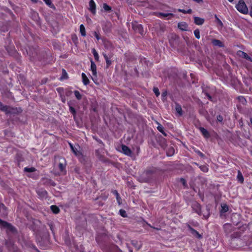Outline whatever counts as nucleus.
<instances>
[{
    "label": "nucleus",
    "instance_id": "26",
    "mask_svg": "<svg viewBox=\"0 0 252 252\" xmlns=\"http://www.w3.org/2000/svg\"><path fill=\"white\" fill-rule=\"evenodd\" d=\"M74 95L75 96V97H76V98L78 100H80L82 98V95L81 94H80L79 92L78 91H75L74 92Z\"/></svg>",
    "mask_w": 252,
    "mask_h": 252
},
{
    "label": "nucleus",
    "instance_id": "53",
    "mask_svg": "<svg viewBox=\"0 0 252 252\" xmlns=\"http://www.w3.org/2000/svg\"><path fill=\"white\" fill-rule=\"evenodd\" d=\"M77 147L78 148H79V149L80 148V147H79L78 145H77Z\"/></svg>",
    "mask_w": 252,
    "mask_h": 252
},
{
    "label": "nucleus",
    "instance_id": "39",
    "mask_svg": "<svg viewBox=\"0 0 252 252\" xmlns=\"http://www.w3.org/2000/svg\"><path fill=\"white\" fill-rule=\"evenodd\" d=\"M94 35L98 40L100 39L99 34L97 32H94Z\"/></svg>",
    "mask_w": 252,
    "mask_h": 252
},
{
    "label": "nucleus",
    "instance_id": "17",
    "mask_svg": "<svg viewBox=\"0 0 252 252\" xmlns=\"http://www.w3.org/2000/svg\"><path fill=\"white\" fill-rule=\"evenodd\" d=\"M82 78L83 83L85 85H87L89 82V80L84 73H82Z\"/></svg>",
    "mask_w": 252,
    "mask_h": 252
},
{
    "label": "nucleus",
    "instance_id": "43",
    "mask_svg": "<svg viewBox=\"0 0 252 252\" xmlns=\"http://www.w3.org/2000/svg\"><path fill=\"white\" fill-rule=\"evenodd\" d=\"M113 193L116 195V198H118V196H119V194L116 190H114L113 191Z\"/></svg>",
    "mask_w": 252,
    "mask_h": 252
},
{
    "label": "nucleus",
    "instance_id": "8",
    "mask_svg": "<svg viewBox=\"0 0 252 252\" xmlns=\"http://www.w3.org/2000/svg\"><path fill=\"white\" fill-rule=\"evenodd\" d=\"M158 16L160 18H167V19H170L173 17L174 15L170 13H163L160 12L158 13Z\"/></svg>",
    "mask_w": 252,
    "mask_h": 252
},
{
    "label": "nucleus",
    "instance_id": "19",
    "mask_svg": "<svg viewBox=\"0 0 252 252\" xmlns=\"http://www.w3.org/2000/svg\"><path fill=\"white\" fill-rule=\"evenodd\" d=\"M189 229H190V233L195 236L196 237H197V238H201V235L194 229H193V228H191L190 227H189Z\"/></svg>",
    "mask_w": 252,
    "mask_h": 252
},
{
    "label": "nucleus",
    "instance_id": "20",
    "mask_svg": "<svg viewBox=\"0 0 252 252\" xmlns=\"http://www.w3.org/2000/svg\"><path fill=\"white\" fill-rule=\"evenodd\" d=\"M158 126L157 127V128L158 130L160 131L161 133H162L164 135L166 136V134L164 131V127H163V126L160 124H159L158 123Z\"/></svg>",
    "mask_w": 252,
    "mask_h": 252
},
{
    "label": "nucleus",
    "instance_id": "32",
    "mask_svg": "<svg viewBox=\"0 0 252 252\" xmlns=\"http://www.w3.org/2000/svg\"><path fill=\"white\" fill-rule=\"evenodd\" d=\"M35 169L34 167H25L24 171L28 172H32L35 171Z\"/></svg>",
    "mask_w": 252,
    "mask_h": 252
},
{
    "label": "nucleus",
    "instance_id": "14",
    "mask_svg": "<svg viewBox=\"0 0 252 252\" xmlns=\"http://www.w3.org/2000/svg\"><path fill=\"white\" fill-rule=\"evenodd\" d=\"M199 130L204 137L207 138L209 137L210 135L209 132L206 129L201 127L199 128Z\"/></svg>",
    "mask_w": 252,
    "mask_h": 252
},
{
    "label": "nucleus",
    "instance_id": "5",
    "mask_svg": "<svg viewBox=\"0 0 252 252\" xmlns=\"http://www.w3.org/2000/svg\"><path fill=\"white\" fill-rule=\"evenodd\" d=\"M37 193L40 199H44L47 197V191L42 189H38L37 190Z\"/></svg>",
    "mask_w": 252,
    "mask_h": 252
},
{
    "label": "nucleus",
    "instance_id": "27",
    "mask_svg": "<svg viewBox=\"0 0 252 252\" xmlns=\"http://www.w3.org/2000/svg\"><path fill=\"white\" fill-rule=\"evenodd\" d=\"M68 104L69 105L70 112L74 116H75L76 114L75 109L70 105V103L68 102Z\"/></svg>",
    "mask_w": 252,
    "mask_h": 252
},
{
    "label": "nucleus",
    "instance_id": "44",
    "mask_svg": "<svg viewBox=\"0 0 252 252\" xmlns=\"http://www.w3.org/2000/svg\"><path fill=\"white\" fill-rule=\"evenodd\" d=\"M230 227H231V225L230 224H225L224 225V229H226V228H229Z\"/></svg>",
    "mask_w": 252,
    "mask_h": 252
},
{
    "label": "nucleus",
    "instance_id": "7",
    "mask_svg": "<svg viewBox=\"0 0 252 252\" xmlns=\"http://www.w3.org/2000/svg\"><path fill=\"white\" fill-rule=\"evenodd\" d=\"M69 146L71 149L72 151L74 154L75 156L80 158L82 156V154L79 150H78V148L76 147H73L72 144L69 143Z\"/></svg>",
    "mask_w": 252,
    "mask_h": 252
},
{
    "label": "nucleus",
    "instance_id": "49",
    "mask_svg": "<svg viewBox=\"0 0 252 252\" xmlns=\"http://www.w3.org/2000/svg\"><path fill=\"white\" fill-rule=\"evenodd\" d=\"M183 180V184L185 186V181L184 180Z\"/></svg>",
    "mask_w": 252,
    "mask_h": 252
},
{
    "label": "nucleus",
    "instance_id": "9",
    "mask_svg": "<svg viewBox=\"0 0 252 252\" xmlns=\"http://www.w3.org/2000/svg\"><path fill=\"white\" fill-rule=\"evenodd\" d=\"M0 224H1L4 227L7 228L8 230L11 231H14V228L11 225L7 223L6 222L2 221L1 220H0Z\"/></svg>",
    "mask_w": 252,
    "mask_h": 252
},
{
    "label": "nucleus",
    "instance_id": "28",
    "mask_svg": "<svg viewBox=\"0 0 252 252\" xmlns=\"http://www.w3.org/2000/svg\"><path fill=\"white\" fill-rule=\"evenodd\" d=\"M65 165L63 164V163H60L59 165V167L60 170V171L63 172V173H64V169H65Z\"/></svg>",
    "mask_w": 252,
    "mask_h": 252
},
{
    "label": "nucleus",
    "instance_id": "34",
    "mask_svg": "<svg viewBox=\"0 0 252 252\" xmlns=\"http://www.w3.org/2000/svg\"><path fill=\"white\" fill-rule=\"evenodd\" d=\"M200 169L204 172H207L208 171V168L206 165H203L200 166Z\"/></svg>",
    "mask_w": 252,
    "mask_h": 252
},
{
    "label": "nucleus",
    "instance_id": "45",
    "mask_svg": "<svg viewBox=\"0 0 252 252\" xmlns=\"http://www.w3.org/2000/svg\"><path fill=\"white\" fill-rule=\"evenodd\" d=\"M116 199L117 200V201H118V203L119 204H121V202H120L121 198H120V196H118V198H116Z\"/></svg>",
    "mask_w": 252,
    "mask_h": 252
},
{
    "label": "nucleus",
    "instance_id": "4",
    "mask_svg": "<svg viewBox=\"0 0 252 252\" xmlns=\"http://www.w3.org/2000/svg\"><path fill=\"white\" fill-rule=\"evenodd\" d=\"M191 207L192 209L198 215L201 213V206L199 203L194 201L191 204Z\"/></svg>",
    "mask_w": 252,
    "mask_h": 252
},
{
    "label": "nucleus",
    "instance_id": "12",
    "mask_svg": "<svg viewBox=\"0 0 252 252\" xmlns=\"http://www.w3.org/2000/svg\"><path fill=\"white\" fill-rule=\"evenodd\" d=\"M89 9L93 13H95V4L94 0L89 1Z\"/></svg>",
    "mask_w": 252,
    "mask_h": 252
},
{
    "label": "nucleus",
    "instance_id": "3",
    "mask_svg": "<svg viewBox=\"0 0 252 252\" xmlns=\"http://www.w3.org/2000/svg\"><path fill=\"white\" fill-rule=\"evenodd\" d=\"M91 70L92 72L93 76L92 77V79L94 81V79L96 78V66L94 63L91 61Z\"/></svg>",
    "mask_w": 252,
    "mask_h": 252
},
{
    "label": "nucleus",
    "instance_id": "24",
    "mask_svg": "<svg viewBox=\"0 0 252 252\" xmlns=\"http://www.w3.org/2000/svg\"><path fill=\"white\" fill-rule=\"evenodd\" d=\"M178 11L180 12H182L184 14L189 13L190 14L192 12V10L191 9H189L188 10H185V9H179L178 10Z\"/></svg>",
    "mask_w": 252,
    "mask_h": 252
},
{
    "label": "nucleus",
    "instance_id": "51",
    "mask_svg": "<svg viewBox=\"0 0 252 252\" xmlns=\"http://www.w3.org/2000/svg\"><path fill=\"white\" fill-rule=\"evenodd\" d=\"M239 99H240V100H241V99H244V98H243V97H239Z\"/></svg>",
    "mask_w": 252,
    "mask_h": 252
},
{
    "label": "nucleus",
    "instance_id": "25",
    "mask_svg": "<svg viewBox=\"0 0 252 252\" xmlns=\"http://www.w3.org/2000/svg\"><path fill=\"white\" fill-rule=\"evenodd\" d=\"M92 53L94 55V59L96 61H98V59H99V55L98 54V53H97L96 51L95 50V49H93L92 50Z\"/></svg>",
    "mask_w": 252,
    "mask_h": 252
},
{
    "label": "nucleus",
    "instance_id": "30",
    "mask_svg": "<svg viewBox=\"0 0 252 252\" xmlns=\"http://www.w3.org/2000/svg\"><path fill=\"white\" fill-rule=\"evenodd\" d=\"M221 211L223 212H226L228 211V207L226 204H222L221 206Z\"/></svg>",
    "mask_w": 252,
    "mask_h": 252
},
{
    "label": "nucleus",
    "instance_id": "2",
    "mask_svg": "<svg viewBox=\"0 0 252 252\" xmlns=\"http://www.w3.org/2000/svg\"><path fill=\"white\" fill-rule=\"evenodd\" d=\"M132 28L135 32H137L141 34L143 33V29L141 24H139L136 22L132 23Z\"/></svg>",
    "mask_w": 252,
    "mask_h": 252
},
{
    "label": "nucleus",
    "instance_id": "23",
    "mask_svg": "<svg viewBox=\"0 0 252 252\" xmlns=\"http://www.w3.org/2000/svg\"><path fill=\"white\" fill-rule=\"evenodd\" d=\"M51 209L53 212H54L55 214H57L59 212V209L58 207L55 205H52L51 206Z\"/></svg>",
    "mask_w": 252,
    "mask_h": 252
},
{
    "label": "nucleus",
    "instance_id": "35",
    "mask_svg": "<svg viewBox=\"0 0 252 252\" xmlns=\"http://www.w3.org/2000/svg\"><path fill=\"white\" fill-rule=\"evenodd\" d=\"M119 213L121 216H122L123 217H126V212L125 210L121 209L120 210Z\"/></svg>",
    "mask_w": 252,
    "mask_h": 252
},
{
    "label": "nucleus",
    "instance_id": "15",
    "mask_svg": "<svg viewBox=\"0 0 252 252\" xmlns=\"http://www.w3.org/2000/svg\"><path fill=\"white\" fill-rule=\"evenodd\" d=\"M0 110L2 111H4L6 113H8L9 112V108L7 106L4 105L0 101Z\"/></svg>",
    "mask_w": 252,
    "mask_h": 252
},
{
    "label": "nucleus",
    "instance_id": "40",
    "mask_svg": "<svg viewBox=\"0 0 252 252\" xmlns=\"http://www.w3.org/2000/svg\"><path fill=\"white\" fill-rule=\"evenodd\" d=\"M192 1L195 2L197 3L201 4L203 2V0H192Z\"/></svg>",
    "mask_w": 252,
    "mask_h": 252
},
{
    "label": "nucleus",
    "instance_id": "33",
    "mask_svg": "<svg viewBox=\"0 0 252 252\" xmlns=\"http://www.w3.org/2000/svg\"><path fill=\"white\" fill-rule=\"evenodd\" d=\"M103 8L105 11H110L111 9V8L110 6H109L108 5H107L106 3L103 4Z\"/></svg>",
    "mask_w": 252,
    "mask_h": 252
},
{
    "label": "nucleus",
    "instance_id": "21",
    "mask_svg": "<svg viewBox=\"0 0 252 252\" xmlns=\"http://www.w3.org/2000/svg\"><path fill=\"white\" fill-rule=\"evenodd\" d=\"M104 57L105 59L106 64L107 66H109L111 64V61L110 60V57H109L107 55L105 54H103Z\"/></svg>",
    "mask_w": 252,
    "mask_h": 252
},
{
    "label": "nucleus",
    "instance_id": "29",
    "mask_svg": "<svg viewBox=\"0 0 252 252\" xmlns=\"http://www.w3.org/2000/svg\"><path fill=\"white\" fill-rule=\"evenodd\" d=\"M176 111L179 114V115H182V108L180 105H177L176 106Z\"/></svg>",
    "mask_w": 252,
    "mask_h": 252
},
{
    "label": "nucleus",
    "instance_id": "50",
    "mask_svg": "<svg viewBox=\"0 0 252 252\" xmlns=\"http://www.w3.org/2000/svg\"><path fill=\"white\" fill-rule=\"evenodd\" d=\"M234 0H228V1L230 2H232Z\"/></svg>",
    "mask_w": 252,
    "mask_h": 252
},
{
    "label": "nucleus",
    "instance_id": "46",
    "mask_svg": "<svg viewBox=\"0 0 252 252\" xmlns=\"http://www.w3.org/2000/svg\"><path fill=\"white\" fill-rule=\"evenodd\" d=\"M197 153L200 156L202 157L203 156V154L199 151L197 152Z\"/></svg>",
    "mask_w": 252,
    "mask_h": 252
},
{
    "label": "nucleus",
    "instance_id": "1",
    "mask_svg": "<svg viewBox=\"0 0 252 252\" xmlns=\"http://www.w3.org/2000/svg\"><path fill=\"white\" fill-rule=\"evenodd\" d=\"M236 9L240 12L245 14L248 12V9L245 2L243 0L239 1L238 3L236 5Z\"/></svg>",
    "mask_w": 252,
    "mask_h": 252
},
{
    "label": "nucleus",
    "instance_id": "22",
    "mask_svg": "<svg viewBox=\"0 0 252 252\" xmlns=\"http://www.w3.org/2000/svg\"><path fill=\"white\" fill-rule=\"evenodd\" d=\"M237 179L241 183H242L244 182L243 176L240 171H239L238 173Z\"/></svg>",
    "mask_w": 252,
    "mask_h": 252
},
{
    "label": "nucleus",
    "instance_id": "16",
    "mask_svg": "<svg viewBox=\"0 0 252 252\" xmlns=\"http://www.w3.org/2000/svg\"><path fill=\"white\" fill-rule=\"evenodd\" d=\"M212 43L215 46H218L219 47L223 46L222 43L218 39H214L212 40Z\"/></svg>",
    "mask_w": 252,
    "mask_h": 252
},
{
    "label": "nucleus",
    "instance_id": "10",
    "mask_svg": "<svg viewBox=\"0 0 252 252\" xmlns=\"http://www.w3.org/2000/svg\"><path fill=\"white\" fill-rule=\"evenodd\" d=\"M238 54L239 56L246 59L247 60L251 62H252V58L251 57H250L247 53L243 51H239L238 53Z\"/></svg>",
    "mask_w": 252,
    "mask_h": 252
},
{
    "label": "nucleus",
    "instance_id": "42",
    "mask_svg": "<svg viewBox=\"0 0 252 252\" xmlns=\"http://www.w3.org/2000/svg\"><path fill=\"white\" fill-rule=\"evenodd\" d=\"M217 120L219 122H222L223 120L222 117L220 115H219L218 116H217Z\"/></svg>",
    "mask_w": 252,
    "mask_h": 252
},
{
    "label": "nucleus",
    "instance_id": "11",
    "mask_svg": "<svg viewBox=\"0 0 252 252\" xmlns=\"http://www.w3.org/2000/svg\"><path fill=\"white\" fill-rule=\"evenodd\" d=\"M194 22L197 25H202L204 23V19L199 17L194 16L193 17Z\"/></svg>",
    "mask_w": 252,
    "mask_h": 252
},
{
    "label": "nucleus",
    "instance_id": "38",
    "mask_svg": "<svg viewBox=\"0 0 252 252\" xmlns=\"http://www.w3.org/2000/svg\"><path fill=\"white\" fill-rule=\"evenodd\" d=\"M67 75V73L65 71V70H63V76L62 77V79H65L66 76Z\"/></svg>",
    "mask_w": 252,
    "mask_h": 252
},
{
    "label": "nucleus",
    "instance_id": "13",
    "mask_svg": "<svg viewBox=\"0 0 252 252\" xmlns=\"http://www.w3.org/2000/svg\"><path fill=\"white\" fill-rule=\"evenodd\" d=\"M178 28L182 31H186L188 28V25L185 22H180L178 23Z\"/></svg>",
    "mask_w": 252,
    "mask_h": 252
},
{
    "label": "nucleus",
    "instance_id": "6",
    "mask_svg": "<svg viewBox=\"0 0 252 252\" xmlns=\"http://www.w3.org/2000/svg\"><path fill=\"white\" fill-rule=\"evenodd\" d=\"M122 150L120 151L121 152H123L125 155L131 156V151L130 150V149L127 147L126 145H122L121 146Z\"/></svg>",
    "mask_w": 252,
    "mask_h": 252
},
{
    "label": "nucleus",
    "instance_id": "52",
    "mask_svg": "<svg viewBox=\"0 0 252 252\" xmlns=\"http://www.w3.org/2000/svg\"><path fill=\"white\" fill-rule=\"evenodd\" d=\"M167 155H168V156H171V154H168H168H167Z\"/></svg>",
    "mask_w": 252,
    "mask_h": 252
},
{
    "label": "nucleus",
    "instance_id": "41",
    "mask_svg": "<svg viewBox=\"0 0 252 252\" xmlns=\"http://www.w3.org/2000/svg\"><path fill=\"white\" fill-rule=\"evenodd\" d=\"M47 5H50L52 4L51 0H43Z\"/></svg>",
    "mask_w": 252,
    "mask_h": 252
},
{
    "label": "nucleus",
    "instance_id": "48",
    "mask_svg": "<svg viewBox=\"0 0 252 252\" xmlns=\"http://www.w3.org/2000/svg\"><path fill=\"white\" fill-rule=\"evenodd\" d=\"M206 95H207V97L208 98V99H209L210 100L211 99V97L210 95L206 94Z\"/></svg>",
    "mask_w": 252,
    "mask_h": 252
},
{
    "label": "nucleus",
    "instance_id": "36",
    "mask_svg": "<svg viewBox=\"0 0 252 252\" xmlns=\"http://www.w3.org/2000/svg\"><path fill=\"white\" fill-rule=\"evenodd\" d=\"M153 91L157 96H158L159 95L160 93L158 89L157 88H154L153 89Z\"/></svg>",
    "mask_w": 252,
    "mask_h": 252
},
{
    "label": "nucleus",
    "instance_id": "37",
    "mask_svg": "<svg viewBox=\"0 0 252 252\" xmlns=\"http://www.w3.org/2000/svg\"><path fill=\"white\" fill-rule=\"evenodd\" d=\"M216 20H217V23L220 25V26H222V22L221 21V20L218 18L217 16H216Z\"/></svg>",
    "mask_w": 252,
    "mask_h": 252
},
{
    "label": "nucleus",
    "instance_id": "31",
    "mask_svg": "<svg viewBox=\"0 0 252 252\" xmlns=\"http://www.w3.org/2000/svg\"><path fill=\"white\" fill-rule=\"evenodd\" d=\"M194 34L196 38H200V31L198 29H196L194 31Z\"/></svg>",
    "mask_w": 252,
    "mask_h": 252
},
{
    "label": "nucleus",
    "instance_id": "18",
    "mask_svg": "<svg viewBox=\"0 0 252 252\" xmlns=\"http://www.w3.org/2000/svg\"><path fill=\"white\" fill-rule=\"evenodd\" d=\"M80 32L83 36H86V34L85 28L84 25L82 24L80 26Z\"/></svg>",
    "mask_w": 252,
    "mask_h": 252
},
{
    "label": "nucleus",
    "instance_id": "47",
    "mask_svg": "<svg viewBox=\"0 0 252 252\" xmlns=\"http://www.w3.org/2000/svg\"><path fill=\"white\" fill-rule=\"evenodd\" d=\"M250 14L252 17V6L251 7L250 11Z\"/></svg>",
    "mask_w": 252,
    "mask_h": 252
}]
</instances>
